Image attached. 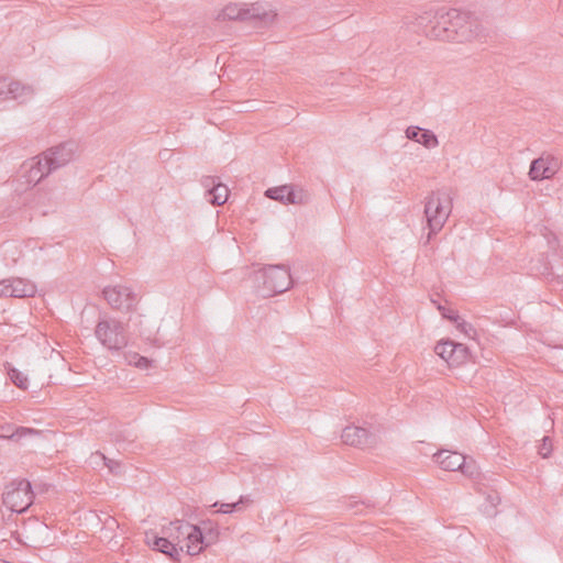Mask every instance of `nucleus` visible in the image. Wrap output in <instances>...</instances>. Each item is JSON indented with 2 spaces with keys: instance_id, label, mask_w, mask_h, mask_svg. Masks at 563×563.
I'll list each match as a JSON object with an SVG mask.
<instances>
[{
  "instance_id": "1",
  "label": "nucleus",
  "mask_w": 563,
  "mask_h": 563,
  "mask_svg": "<svg viewBox=\"0 0 563 563\" xmlns=\"http://www.w3.org/2000/svg\"><path fill=\"white\" fill-rule=\"evenodd\" d=\"M411 24L415 31L422 32L430 38L448 42H470L481 33L474 16L453 8L423 12Z\"/></svg>"
},
{
  "instance_id": "2",
  "label": "nucleus",
  "mask_w": 563,
  "mask_h": 563,
  "mask_svg": "<svg viewBox=\"0 0 563 563\" xmlns=\"http://www.w3.org/2000/svg\"><path fill=\"white\" fill-rule=\"evenodd\" d=\"M277 18L276 10L268 3H229L216 15V20L239 21L255 29H266L274 24Z\"/></svg>"
},
{
  "instance_id": "3",
  "label": "nucleus",
  "mask_w": 563,
  "mask_h": 563,
  "mask_svg": "<svg viewBox=\"0 0 563 563\" xmlns=\"http://www.w3.org/2000/svg\"><path fill=\"white\" fill-rule=\"evenodd\" d=\"M253 282L256 292L267 298L288 290L292 278L287 266L267 265L254 273Z\"/></svg>"
},
{
  "instance_id": "4",
  "label": "nucleus",
  "mask_w": 563,
  "mask_h": 563,
  "mask_svg": "<svg viewBox=\"0 0 563 563\" xmlns=\"http://www.w3.org/2000/svg\"><path fill=\"white\" fill-rule=\"evenodd\" d=\"M451 211L452 199L449 192L437 190L427 197L424 216L430 230L428 239H431L432 234H437L443 228Z\"/></svg>"
},
{
  "instance_id": "5",
  "label": "nucleus",
  "mask_w": 563,
  "mask_h": 563,
  "mask_svg": "<svg viewBox=\"0 0 563 563\" xmlns=\"http://www.w3.org/2000/svg\"><path fill=\"white\" fill-rule=\"evenodd\" d=\"M34 494L26 479L14 481L5 487L3 504L13 512L22 514L32 505Z\"/></svg>"
},
{
  "instance_id": "6",
  "label": "nucleus",
  "mask_w": 563,
  "mask_h": 563,
  "mask_svg": "<svg viewBox=\"0 0 563 563\" xmlns=\"http://www.w3.org/2000/svg\"><path fill=\"white\" fill-rule=\"evenodd\" d=\"M95 332L101 344L109 350L120 351L128 344L125 329L115 319L99 321Z\"/></svg>"
},
{
  "instance_id": "7",
  "label": "nucleus",
  "mask_w": 563,
  "mask_h": 563,
  "mask_svg": "<svg viewBox=\"0 0 563 563\" xmlns=\"http://www.w3.org/2000/svg\"><path fill=\"white\" fill-rule=\"evenodd\" d=\"M102 294L110 307L119 311L129 312L136 305V295L126 286H109Z\"/></svg>"
},
{
  "instance_id": "8",
  "label": "nucleus",
  "mask_w": 563,
  "mask_h": 563,
  "mask_svg": "<svg viewBox=\"0 0 563 563\" xmlns=\"http://www.w3.org/2000/svg\"><path fill=\"white\" fill-rule=\"evenodd\" d=\"M184 527L188 532L185 536L186 541L181 544L180 553L186 551V553L191 556L198 555L205 547L218 537V532L213 530H209L207 536H205L200 527L191 523Z\"/></svg>"
},
{
  "instance_id": "9",
  "label": "nucleus",
  "mask_w": 563,
  "mask_h": 563,
  "mask_svg": "<svg viewBox=\"0 0 563 563\" xmlns=\"http://www.w3.org/2000/svg\"><path fill=\"white\" fill-rule=\"evenodd\" d=\"M561 168V162L551 154H542L530 164L529 177L531 180L552 178Z\"/></svg>"
},
{
  "instance_id": "10",
  "label": "nucleus",
  "mask_w": 563,
  "mask_h": 563,
  "mask_svg": "<svg viewBox=\"0 0 563 563\" xmlns=\"http://www.w3.org/2000/svg\"><path fill=\"white\" fill-rule=\"evenodd\" d=\"M34 90L31 86L21 85L19 81L0 79V103L7 100H16L21 103L32 98Z\"/></svg>"
},
{
  "instance_id": "11",
  "label": "nucleus",
  "mask_w": 563,
  "mask_h": 563,
  "mask_svg": "<svg viewBox=\"0 0 563 563\" xmlns=\"http://www.w3.org/2000/svg\"><path fill=\"white\" fill-rule=\"evenodd\" d=\"M75 152L76 144L74 142H66L49 148L44 153L43 159L47 162L48 166L54 172L71 162Z\"/></svg>"
},
{
  "instance_id": "12",
  "label": "nucleus",
  "mask_w": 563,
  "mask_h": 563,
  "mask_svg": "<svg viewBox=\"0 0 563 563\" xmlns=\"http://www.w3.org/2000/svg\"><path fill=\"white\" fill-rule=\"evenodd\" d=\"M35 291V285L22 278L3 279L0 282V297H32Z\"/></svg>"
},
{
  "instance_id": "13",
  "label": "nucleus",
  "mask_w": 563,
  "mask_h": 563,
  "mask_svg": "<svg viewBox=\"0 0 563 563\" xmlns=\"http://www.w3.org/2000/svg\"><path fill=\"white\" fill-rule=\"evenodd\" d=\"M342 441L352 446H369L376 443L377 435L358 426H347L341 434Z\"/></svg>"
},
{
  "instance_id": "14",
  "label": "nucleus",
  "mask_w": 563,
  "mask_h": 563,
  "mask_svg": "<svg viewBox=\"0 0 563 563\" xmlns=\"http://www.w3.org/2000/svg\"><path fill=\"white\" fill-rule=\"evenodd\" d=\"M435 462L441 466L444 471L455 472L461 471L464 474H468L465 467V456L459 452H450V451H439L434 454ZM472 475V472H470Z\"/></svg>"
},
{
  "instance_id": "15",
  "label": "nucleus",
  "mask_w": 563,
  "mask_h": 563,
  "mask_svg": "<svg viewBox=\"0 0 563 563\" xmlns=\"http://www.w3.org/2000/svg\"><path fill=\"white\" fill-rule=\"evenodd\" d=\"M202 185L207 189L206 198L213 206H221L227 202L229 189L225 185L217 183L214 177H205Z\"/></svg>"
},
{
  "instance_id": "16",
  "label": "nucleus",
  "mask_w": 563,
  "mask_h": 563,
  "mask_svg": "<svg viewBox=\"0 0 563 563\" xmlns=\"http://www.w3.org/2000/svg\"><path fill=\"white\" fill-rule=\"evenodd\" d=\"M265 196L269 199L279 201L284 205L289 203H301L302 202V196L297 194L291 186H279L274 188H268L265 191Z\"/></svg>"
},
{
  "instance_id": "17",
  "label": "nucleus",
  "mask_w": 563,
  "mask_h": 563,
  "mask_svg": "<svg viewBox=\"0 0 563 563\" xmlns=\"http://www.w3.org/2000/svg\"><path fill=\"white\" fill-rule=\"evenodd\" d=\"M146 542L154 550H157L174 560L179 559V550L177 549V544L173 543V541L168 539L166 534L158 537L153 533H146Z\"/></svg>"
},
{
  "instance_id": "18",
  "label": "nucleus",
  "mask_w": 563,
  "mask_h": 563,
  "mask_svg": "<svg viewBox=\"0 0 563 563\" xmlns=\"http://www.w3.org/2000/svg\"><path fill=\"white\" fill-rule=\"evenodd\" d=\"M189 522L184 520H175L169 522L168 526L163 528V534H166L168 539L173 541V543L177 544V549L181 550V544L186 541V533L188 530L185 529L184 526H189Z\"/></svg>"
},
{
  "instance_id": "19",
  "label": "nucleus",
  "mask_w": 563,
  "mask_h": 563,
  "mask_svg": "<svg viewBox=\"0 0 563 563\" xmlns=\"http://www.w3.org/2000/svg\"><path fill=\"white\" fill-rule=\"evenodd\" d=\"M53 170L48 166L47 162L40 158L35 164L31 165L26 181L29 184L36 185L43 177L51 174Z\"/></svg>"
},
{
  "instance_id": "20",
  "label": "nucleus",
  "mask_w": 563,
  "mask_h": 563,
  "mask_svg": "<svg viewBox=\"0 0 563 563\" xmlns=\"http://www.w3.org/2000/svg\"><path fill=\"white\" fill-rule=\"evenodd\" d=\"M500 497L497 492H490L486 495L484 503L481 505L482 512L487 517H494L497 514V506Z\"/></svg>"
},
{
  "instance_id": "21",
  "label": "nucleus",
  "mask_w": 563,
  "mask_h": 563,
  "mask_svg": "<svg viewBox=\"0 0 563 563\" xmlns=\"http://www.w3.org/2000/svg\"><path fill=\"white\" fill-rule=\"evenodd\" d=\"M449 347L450 352H470L467 346H465L462 343H456L451 339H441L440 341H438L433 352H446V349Z\"/></svg>"
},
{
  "instance_id": "22",
  "label": "nucleus",
  "mask_w": 563,
  "mask_h": 563,
  "mask_svg": "<svg viewBox=\"0 0 563 563\" xmlns=\"http://www.w3.org/2000/svg\"><path fill=\"white\" fill-rule=\"evenodd\" d=\"M439 356V360L446 364L449 367H456L464 362L468 357H471L473 354H437Z\"/></svg>"
},
{
  "instance_id": "23",
  "label": "nucleus",
  "mask_w": 563,
  "mask_h": 563,
  "mask_svg": "<svg viewBox=\"0 0 563 563\" xmlns=\"http://www.w3.org/2000/svg\"><path fill=\"white\" fill-rule=\"evenodd\" d=\"M122 355L124 356L125 361L130 365H134L135 367H137L140 369H147L152 364V361L142 354H122Z\"/></svg>"
},
{
  "instance_id": "24",
  "label": "nucleus",
  "mask_w": 563,
  "mask_h": 563,
  "mask_svg": "<svg viewBox=\"0 0 563 563\" xmlns=\"http://www.w3.org/2000/svg\"><path fill=\"white\" fill-rule=\"evenodd\" d=\"M8 376L16 387H19L21 389L27 388V384H29L27 377L19 369L8 366Z\"/></svg>"
},
{
  "instance_id": "25",
  "label": "nucleus",
  "mask_w": 563,
  "mask_h": 563,
  "mask_svg": "<svg viewBox=\"0 0 563 563\" xmlns=\"http://www.w3.org/2000/svg\"><path fill=\"white\" fill-rule=\"evenodd\" d=\"M418 143L427 148H434L439 145L437 135L432 131L426 129L421 130Z\"/></svg>"
},
{
  "instance_id": "26",
  "label": "nucleus",
  "mask_w": 563,
  "mask_h": 563,
  "mask_svg": "<svg viewBox=\"0 0 563 563\" xmlns=\"http://www.w3.org/2000/svg\"><path fill=\"white\" fill-rule=\"evenodd\" d=\"M454 323H455L456 329L460 332H462L465 336H467L468 339H472V340H476L477 331L472 323H470L461 318H460V320H457V322H454Z\"/></svg>"
},
{
  "instance_id": "27",
  "label": "nucleus",
  "mask_w": 563,
  "mask_h": 563,
  "mask_svg": "<svg viewBox=\"0 0 563 563\" xmlns=\"http://www.w3.org/2000/svg\"><path fill=\"white\" fill-rule=\"evenodd\" d=\"M98 461H103L104 465L111 473H118L120 470V464L118 462L107 459L103 454L96 452L91 455V463H98Z\"/></svg>"
},
{
  "instance_id": "28",
  "label": "nucleus",
  "mask_w": 563,
  "mask_h": 563,
  "mask_svg": "<svg viewBox=\"0 0 563 563\" xmlns=\"http://www.w3.org/2000/svg\"><path fill=\"white\" fill-rule=\"evenodd\" d=\"M40 433L41 432L38 430L32 429V428L19 427L8 438L11 439V440H21V439L26 438V437L40 435Z\"/></svg>"
},
{
  "instance_id": "29",
  "label": "nucleus",
  "mask_w": 563,
  "mask_h": 563,
  "mask_svg": "<svg viewBox=\"0 0 563 563\" xmlns=\"http://www.w3.org/2000/svg\"><path fill=\"white\" fill-rule=\"evenodd\" d=\"M244 501V497L242 496L240 498L239 501L236 503H214L212 505V507H218L219 506V509L217 510V512H220V514H231L233 512L235 509L239 508L240 504H242Z\"/></svg>"
},
{
  "instance_id": "30",
  "label": "nucleus",
  "mask_w": 563,
  "mask_h": 563,
  "mask_svg": "<svg viewBox=\"0 0 563 563\" xmlns=\"http://www.w3.org/2000/svg\"><path fill=\"white\" fill-rule=\"evenodd\" d=\"M437 309L440 311L441 316L444 319H448V320H450L452 322H457V320H460V316L454 310L446 309L445 307H443L440 303H437Z\"/></svg>"
},
{
  "instance_id": "31",
  "label": "nucleus",
  "mask_w": 563,
  "mask_h": 563,
  "mask_svg": "<svg viewBox=\"0 0 563 563\" xmlns=\"http://www.w3.org/2000/svg\"><path fill=\"white\" fill-rule=\"evenodd\" d=\"M551 451H552V440L550 439V437H544L542 439V443L539 446V454L542 457L547 459L551 454Z\"/></svg>"
},
{
  "instance_id": "32",
  "label": "nucleus",
  "mask_w": 563,
  "mask_h": 563,
  "mask_svg": "<svg viewBox=\"0 0 563 563\" xmlns=\"http://www.w3.org/2000/svg\"><path fill=\"white\" fill-rule=\"evenodd\" d=\"M421 130L419 126H409L406 130V137L418 143Z\"/></svg>"
},
{
  "instance_id": "33",
  "label": "nucleus",
  "mask_w": 563,
  "mask_h": 563,
  "mask_svg": "<svg viewBox=\"0 0 563 563\" xmlns=\"http://www.w3.org/2000/svg\"><path fill=\"white\" fill-rule=\"evenodd\" d=\"M106 525H107V527H108V528H110V529H111L113 526H115V525H117V520H115L114 518L109 517V518L106 520Z\"/></svg>"
},
{
  "instance_id": "34",
  "label": "nucleus",
  "mask_w": 563,
  "mask_h": 563,
  "mask_svg": "<svg viewBox=\"0 0 563 563\" xmlns=\"http://www.w3.org/2000/svg\"><path fill=\"white\" fill-rule=\"evenodd\" d=\"M43 340H44V342H45V343H46V345H47V346H44V347H43V350H44V351H46V350L49 347L52 353L58 352V351H57V349H56L55 346L49 345L48 341H47L45 338H43Z\"/></svg>"
},
{
  "instance_id": "35",
  "label": "nucleus",
  "mask_w": 563,
  "mask_h": 563,
  "mask_svg": "<svg viewBox=\"0 0 563 563\" xmlns=\"http://www.w3.org/2000/svg\"><path fill=\"white\" fill-rule=\"evenodd\" d=\"M559 371L563 373V360L561 366L559 367Z\"/></svg>"
},
{
  "instance_id": "36",
  "label": "nucleus",
  "mask_w": 563,
  "mask_h": 563,
  "mask_svg": "<svg viewBox=\"0 0 563 563\" xmlns=\"http://www.w3.org/2000/svg\"><path fill=\"white\" fill-rule=\"evenodd\" d=\"M560 277L562 278V282H563V274Z\"/></svg>"
}]
</instances>
